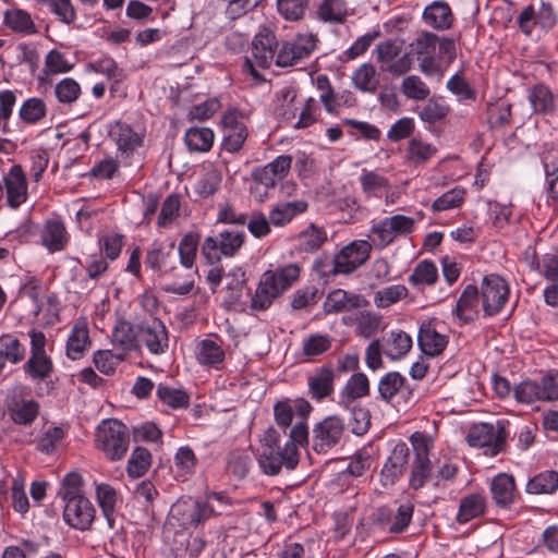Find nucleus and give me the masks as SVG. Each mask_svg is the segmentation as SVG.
Masks as SVG:
<instances>
[{"label": "nucleus", "instance_id": "f257e3e1", "mask_svg": "<svg viewBox=\"0 0 558 558\" xmlns=\"http://www.w3.org/2000/svg\"><path fill=\"white\" fill-rule=\"evenodd\" d=\"M96 446L111 461L121 460L130 446L126 425L116 418L104 420L96 429Z\"/></svg>", "mask_w": 558, "mask_h": 558}, {"label": "nucleus", "instance_id": "f03ea898", "mask_svg": "<svg viewBox=\"0 0 558 558\" xmlns=\"http://www.w3.org/2000/svg\"><path fill=\"white\" fill-rule=\"evenodd\" d=\"M245 242L244 230L226 229L217 235L205 238L201 253L209 265H217L222 257H233Z\"/></svg>", "mask_w": 558, "mask_h": 558}, {"label": "nucleus", "instance_id": "7ed1b4c3", "mask_svg": "<svg viewBox=\"0 0 558 558\" xmlns=\"http://www.w3.org/2000/svg\"><path fill=\"white\" fill-rule=\"evenodd\" d=\"M410 442L413 447L414 460L409 485L417 490L427 483L433 473L429 453L434 448V438L423 432H415L410 436Z\"/></svg>", "mask_w": 558, "mask_h": 558}, {"label": "nucleus", "instance_id": "20e7f679", "mask_svg": "<svg viewBox=\"0 0 558 558\" xmlns=\"http://www.w3.org/2000/svg\"><path fill=\"white\" fill-rule=\"evenodd\" d=\"M506 425L505 421H497L496 425L475 424L469 429L466 441L471 447L484 448L486 454L495 457L505 449L508 438Z\"/></svg>", "mask_w": 558, "mask_h": 558}, {"label": "nucleus", "instance_id": "39448f33", "mask_svg": "<svg viewBox=\"0 0 558 558\" xmlns=\"http://www.w3.org/2000/svg\"><path fill=\"white\" fill-rule=\"evenodd\" d=\"M415 220L411 217L398 214L386 217L373 223L368 239L373 246L383 250L390 245L398 236H405L413 232Z\"/></svg>", "mask_w": 558, "mask_h": 558}, {"label": "nucleus", "instance_id": "423d86ee", "mask_svg": "<svg viewBox=\"0 0 558 558\" xmlns=\"http://www.w3.org/2000/svg\"><path fill=\"white\" fill-rule=\"evenodd\" d=\"M27 395L28 389L23 385H15L5 395L7 413L17 425H31L39 415V403L35 399L27 398Z\"/></svg>", "mask_w": 558, "mask_h": 558}, {"label": "nucleus", "instance_id": "0eeeda50", "mask_svg": "<svg viewBox=\"0 0 558 558\" xmlns=\"http://www.w3.org/2000/svg\"><path fill=\"white\" fill-rule=\"evenodd\" d=\"M317 41L314 34H299L291 40L283 41L277 51L276 65L292 66L308 59L316 49Z\"/></svg>", "mask_w": 558, "mask_h": 558}, {"label": "nucleus", "instance_id": "6e6552de", "mask_svg": "<svg viewBox=\"0 0 558 558\" xmlns=\"http://www.w3.org/2000/svg\"><path fill=\"white\" fill-rule=\"evenodd\" d=\"M345 427L338 415H329L316 423L312 430V449L316 453H327L342 439Z\"/></svg>", "mask_w": 558, "mask_h": 558}, {"label": "nucleus", "instance_id": "1a4fd4ad", "mask_svg": "<svg viewBox=\"0 0 558 558\" xmlns=\"http://www.w3.org/2000/svg\"><path fill=\"white\" fill-rule=\"evenodd\" d=\"M216 514L214 507L202 499L179 500L172 507L173 518L184 529L196 527Z\"/></svg>", "mask_w": 558, "mask_h": 558}, {"label": "nucleus", "instance_id": "9d476101", "mask_svg": "<svg viewBox=\"0 0 558 558\" xmlns=\"http://www.w3.org/2000/svg\"><path fill=\"white\" fill-rule=\"evenodd\" d=\"M257 461L264 474L275 476L282 469L288 471L294 470L300 462V451L291 446L263 449Z\"/></svg>", "mask_w": 558, "mask_h": 558}, {"label": "nucleus", "instance_id": "9b49d317", "mask_svg": "<svg viewBox=\"0 0 558 558\" xmlns=\"http://www.w3.org/2000/svg\"><path fill=\"white\" fill-rule=\"evenodd\" d=\"M138 349L145 347L150 354L162 355L169 349V332L158 318L137 324Z\"/></svg>", "mask_w": 558, "mask_h": 558}, {"label": "nucleus", "instance_id": "f8f14e48", "mask_svg": "<svg viewBox=\"0 0 558 558\" xmlns=\"http://www.w3.org/2000/svg\"><path fill=\"white\" fill-rule=\"evenodd\" d=\"M508 295V283L500 276L490 274L483 278L481 299L486 316L498 314L505 306Z\"/></svg>", "mask_w": 558, "mask_h": 558}, {"label": "nucleus", "instance_id": "ddd939ff", "mask_svg": "<svg viewBox=\"0 0 558 558\" xmlns=\"http://www.w3.org/2000/svg\"><path fill=\"white\" fill-rule=\"evenodd\" d=\"M371 241H353L344 246L333 258V274H351L361 267L371 255Z\"/></svg>", "mask_w": 558, "mask_h": 558}, {"label": "nucleus", "instance_id": "4468645a", "mask_svg": "<svg viewBox=\"0 0 558 558\" xmlns=\"http://www.w3.org/2000/svg\"><path fill=\"white\" fill-rule=\"evenodd\" d=\"M174 247V241L169 243L155 241L146 252L145 265L157 271L160 278H166L175 272L178 265Z\"/></svg>", "mask_w": 558, "mask_h": 558}, {"label": "nucleus", "instance_id": "2eb2a0df", "mask_svg": "<svg viewBox=\"0 0 558 558\" xmlns=\"http://www.w3.org/2000/svg\"><path fill=\"white\" fill-rule=\"evenodd\" d=\"M109 136L117 145V156L124 160H129L144 143L142 133L121 121H117L110 126Z\"/></svg>", "mask_w": 558, "mask_h": 558}, {"label": "nucleus", "instance_id": "dca6fc26", "mask_svg": "<svg viewBox=\"0 0 558 558\" xmlns=\"http://www.w3.org/2000/svg\"><path fill=\"white\" fill-rule=\"evenodd\" d=\"M96 510L87 497L69 500L64 504L63 520L73 529L89 530L95 519Z\"/></svg>", "mask_w": 558, "mask_h": 558}, {"label": "nucleus", "instance_id": "f3484780", "mask_svg": "<svg viewBox=\"0 0 558 558\" xmlns=\"http://www.w3.org/2000/svg\"><path fill=\"white\" fill-rule=\"evenodd\" d=\"M369 304L364 295L348 292L343 289L330 291L323 304L325 314H339L365 307Z\"/></svg>", "mask_w": 558, "mask_h": 558}, {"label": "nucleus", "instance_id": "a211bd4d", "mask_svg": "<svg viewBox=\"0 0 558 558\" xmlns=\"http://www.w3.org/2000/svg\"><path fill=\"white\" fill-rule=\"evenodd\" d=\"M5 201L10 208L16 209L27 199V180L20 165L11 167L3 177Z\"/></svg>", "mask_w": 558, "mask_h": 558}, {"label": "nucleus", "instance_id": "6ab92c4d", "mask_svg": "<svg viewBox=\"0 0 558 558\" xmlns=\"http://www.w3.org/2000/svg\"><path fill=\"white\" fill-rule=\"evenodd\" d=\"M278 40L272 31L264 28L253 39L252 54L256 64L263 69L270 68L277 59Z\"/></svg>", "mask_w": 558, "mask_h": 558}, {"label": "nucleus", "instance_id": "aec40b11", "mask_svg": "<svg viewBox=\"0 0 558 558\" xmlns=\"http://www.w3.org/2000/svg\"><path fill=\"white\" fill-rule=\"evenodd\" d=\"M291 163L292 157L290 155H280L266 166L255 169L252 177L254 181L265 187L274 189L278 181L288 175Z\"/></svg>", "mask_w": 558, "mask_h": 558}, {"label": "nucleus", "instance_id": "412c9836", "mask_svg": "<svg viewBox=\"0 0 558 558\" xmlns=\"http://www.w3.org/2000/svg\"><path fill=\"white\" fill-rule=\"evenodd\" d=\"M409 453L405 442L400 441L393 447L380 472L381 484L385 487L392 486L400 478L408 464Z\"/></svg>", "mask_w": 558, "mask_h": 558}, {"label": "nucleus", "instance_id": "4be33fe9", "mask_svg": "<svg viewBox=\"0 0 558 558\" xmlns=\"http://www.w3.org/2000/svg\"><path fill=\"white\" fill-rule=\"evenodd\" d=\"M417 344L428 356H437L446 349L448 337L439 332L432 320H424L418 328Z\"/></svg>", "mask_w": 558, "mask_h": 558}, {"label": "nucleus", "instance_id": "5701e85b", "mask_svg": "<svg viewBox=\"0 0 558 558\" xmlns=\"http://www.w3.org/2000/svg\"><path fill=\"white\" fill-rule=\"evenodd\" d=\"M335 371L330 365L318 368L307 378L308 395L316 402L329 398L335 391Z\"/></svg>", "mask_w": 558, "mask_h": 558}, {"label": "nucleus", "instance_id": "b1692460", "mask_svg": "<svg viewBox=\"0 0 558 558\" xmlns=\"http://www.w3.org/2000/svg\"><path fill=\"white\" fill-rule=\"evenodd\" d=\"M90 344L92 341L89 338L87 320L86 318L81 317L74 323L68 337L65 354L73 361L80 360L84 356Z\"/></svg>", "mask_w": 558, "mask_h": 558}, {"label": "nucleus", "instance_id": "393cba45", "mask_svg": "<svg viewBox=\"0 0 558 558\" xmlns=\"http://www.w3.org/2000/svg\"><path fill=\"white\" fill-rule=\"evenodd\" d=\"M494 502L501 509H510L515 501L517 486L514 477L507 473L497 474L490 482Z\"/></svg>", "mask_w": 558, "mask_h": 558}, {"label": "nucleus", "instance_id": "a878e982", "mask_svg": "<svg viewBox=\"0 0 558 558\" xmlns=\"http://www.w3.org/2000/svg\"><path fill=\"white\" fill-rule=\"evenodd\" d=\"M527 99L535 114L553 116L558 109L557 96L545 84L530 87Z\"/></svg>", "mask_w": 558, "mask_h": 558}, {"label": "nucleus", "instance_id": "bb28decb", "mask_svg": "<svg viewBox=\"0 0 558 558\" xmlns=\"http://www.w3.org/2000/svg\"><path fill=\"white\" fill-rule=\"evenodd\" d=\"M96 497L101 512L106 519L108 529L118 533V531L122 529V525L118 524V513L116 511V489L109 484H99L96 487Z\"/></svg>", "mask_w": 558, "mask_h": 558}, {"label": "nucleus", "instance_id": "cd10ccee", "mask_svg": "<svg viewBox=\"0 0 558 558\" xmlns=\"http://www.w3.org/2000/svg\"><path fill=\"white\" fill-rule=\"evenodd\" d=\"M422 19L426 25L436 31L449 29L454 21L450 5L441 0L428 4L423 11Z\"/></svg>", "mask_w": 558, "mask_h": 558}, {"label": "nucleus", "instance_id": "c85d7f7f", "mask_svg": "<svg viewBox=\"0 0 558 558\" xmlns=\"http://www.w3.org/2000/svg\"><path fill=\"white\" fill-rule=\"evenodd\" d=\"M40 240L50 253H56L65 248L70 235L62 221L47 220L40 232Z\"/></svg>", "mask_w": 558, "mask_h": 558}, {"label": "nucleus", "instance_id": "c756f323", "mask_svg": "<svg viewBox=\"0 0 558 558\" xmlns=\"http://www.w3.org/2000/svg\"><path fill=\"white\" fill-rule=\"evenodd\" d=\"M384 354L392 361L400 360L412 349V338L403 330H391L380 341Z\"/></svg>", "mask_w": 558, "mask_h": 558}, {"label": "nucleus", "instance_id": "7c9ffc66", "mask_svg": "<svg viewBox=\"0 0 558 558\" xmlns=\"http://www.w3.org/2000/svg\"><path fill=\"white\" fill-rule=\"evenodd\" d=\"M485 511V496L478 493L469 494L461 498L456 519L459 524H465L473 519L484 515Z\"/></svg>", "mask_w": 558, "mask_h": 558}, {"label": "nucleus", "instance_id": "2f4dec72", "mask_svg": "<svg viewBox=\"0 0 558 558\" xmlns=\"http://www.w3.org/2000/svg\"><path fill=\"white\" fill-rule=\"evenodd\" d=\"M4 25L12 32L23 36L35 35L38 33L32 15L27 11L17 8L5 11Z\"/></svg>", "mask_w": 558, "mask_h": 558}, {"label": "nucleus", "instance_id": "473e14b6", "mask_svg": "<svg viewBox=\"0 0 558 558\" xmlns=\"http://www.w3.org/2000/svg\"><path fill=\"white\" fill-rule=\"evenodd\" d=\"M477 305L478 289L474 284H468L457 302L454 314L464 323L472 322L477 317Z\"/></svg>", "mask_w": 558, "mask_h": 558}, {"label": "nucleus", "instance_id": "72a5a7b5", "mask_svg": "<svg viewBox=\"0 0 558 558\" xmlns=\"http://www.w3.org/2000/svg\"><path fill=\"white\" fill-rule=\"evenodd\" d=\"M369 393V381L365 374L354 373L345 383L340 391L339 403L345 407L360 398L366 397Z\"/></svg>", "mask_w": 558, "mask_h": 558}, {"label": "nucleus", "instance_id": "f704fd0d", "mask_svg": "<svg viewBox=\"0 0 558 558\" xmlns=\"http://www.w3.org/2000/svg\"><path fill=\"white\" fill-rule=\"evenodd\" d=\"M161 290L166 293L186 295L194 288V279L191 270L183 274L180 268L175 272L170 274L166 278H161Z\"/></svg>", "mask_w": 558, "mask_h": 558}, {"label": "nucleus", "instance_id": "c9c22d12", "mask_svg": "<svg viewBox=\"0 0 558 558\" xmlns=\"http://www.w3.org/2000/svg\"><path fill=\"white\" fill-rule=\"evenodd\" d=\"M307 206V203L301 199L278 204L270 210L269 221L274 226H284L295 216L305 213Z\"/></svg>", "mask_w": 558, "mask_h": 558}, {"label": "nucleus", "instance_id": "e433bc0d", "mask_svg": "<svg viewBox=\"0 0 558 558\" xmlns=\"http://www.w3.org/2000/svg\"><path fill=\"white\" fill-rule=\"evenodd\" d=\"M23 371L33 381H44L51 377L53 363L49 355H31L24 363Z\"/></svg>", "mask_w": 558, "mask_h": 558}, {"label": "nucleus", "instance_id": "4c0bfd02", "mask_svg": "<svg viewBox=\"0 0 558 558\" xmlns=\"http://www.w3.org/2000/svg\"><path fill=\"white\" fill-rule=\"evenodd\" d=\"M316 14L325 23L341 24L345 21L349 11L345 0H322Z\"/></svg>", "mask_w": 558, "mask_h": 558}, {"label": "nucleus", "instance_id": "58836bf2", "mask_svg": "<svg viewBox=\"0 0 558 558\" xmlns=\"http://www.w3.org/2000/svg\"><path fill=\"white\" fill-rule=\"evenodd\" d=\"M214 132L208 128H190L184 135V142L190 151L206 153L213 147Z\"/></svg>", "mask_w": 558, "mask_h": 558}, {"label": "nucleus", "instance_id": "ea45409f", "mask_svg": "<svg viewBox=\"0 0 558 558\" xmlns=\"http://www.w3.org/2000/svg\"><path fill=\"white\" fill-rule=\"evenodd\" d=\"M112 341L123 350L138 349L137 325L120 319L112 330Z\"/></svg>", "mask_w": 558, "mask_h": 558}, {"label": "nucleus", "instance_id": "a19ab883", "mask_svg": "<svg viewBox=\"0 0 558 558\" xmlns=\"http://www.w3.org/2000/svg\"><path fill=\"white\" fill-rule=\"evenodd\" d=\"M354 87L363 93L374 94L379 86L375 66L371 63L361 64L352 75Z\"/></svg>", "mask_w": 558, "mask_h": 558}, {"label": "nucleus", "instance_id": "79ce46f5", "mask_svg": "<svg viewBox=\"0 0 558 558\" xmlns=\"http://www.w3.org/2000/svg\"><path fill=\"white\" fill-rule=\"evenodd\" d=\"M410 390L405 387V378L398 372H389L385 374L378 383V392L380 398L386 402H391L399 395Z\"/></svg>", "mask_w": 558, "mask_h": 558}, {"label": "nucleus", "instance_id": "37998d69", "mask_svg": "<svg viewBox=\"0 0 558 558\" xmlns=\"http://www.w3.org/2000/svg\"><path fill=\"white\" fill-rule=\"evenodd\" d=\"M225 351L217 342L204 339L197 344V361L205 366H213L217 369L223 363Z\"/></svg>", "mask_w": 558, "mask_h": 558}, {"label": "nucleus", "instance_id": "c03bdc74", "mask_svg": "<svg viewBox=\"0 0 558 558\" xmlns=\"http://www.w3.org/2000/svg\"><path fill=\"white\" fill-rule=\"evenodd\" d=\"M266 278L277 288L280 294L287 291L299 278L300 268L296 264H289L275 271L264 272Z\"/></svg>", "mask_w": 558, "mask_h": 558}, {"label": "nucleus", "instance_id": "a18cd8bd", "mask_svg": "<svg viewBox=\"0 0 558 558\" xmlns=\"http://www.w3.org/2000/svg\"><path fill=\"white\" fill-rule=\"evenodd\" d=\"M280 295L277 288L263 275L255 294L251 299V308L254 311H266L270 307L274 300Z\"/></svg>", "mask_w": 558, "mask_h": 558}, {"label": "nucleus", "instance_id": "49530a36", "mask_svg": "<svg viewBox=\"0 0 558 558\" xmlns=\"http://www.w3.org/2000/svg\"><path fill=\"white\" fill-rule=\"evenodd\" d=\"M199 244V234L196 232L185 233L179 242L178 254L181 266L186 270H192Z\"/></svg>", "mask_w": 558, "mask_h": 558}, {"label": "nucleus", "instance_id": "de8ad7c7", "mask_svg": "<svg viewBox=\"0 0 558 558\" xmlns=\"http://www.w3.org/2000/svg\"><path fill=\"white\" fill-rule=\"evenodd\" d=\"M227 299L226 302L230 306H235L241 303L243 290L246 286L245 271L241 267H236L227 274Z\"/></svg>", "mask_w": 558, "mask_h": 558}, {"label": "nucleus", "instance_id": "09e8293b", "mask_svg": "<svg viewBox=\"0 0 558 558\" xmlns=\"http://www.w3.org/2000/svg\"><path fill=\"white\" fill-rule=\"evenodd\" d=\"M558 488V472L547 470L532 477L526 484L529 494H553Z\"/></svg>", "mask_w": 558, "mask_h": 558}, {"label": "nucleus", "instance_id": "8fccbe9b", "mask_svg": "<svg viewBox=\"0 0 558 558\" xmlns=\"http://www.w3.org/2000/svg\"><path fill=\"white\" fill-rule=\"evenodd\" d=\"M38 3L47 5L49 12L56 19L65 25H72L77 20L76 9L72 0H36Z\"/></svg>", "mask_w": 558, "mask_h": 558}, {"label": "nucleus", "instance_id": "3c124183", "mask_svg": "<svg viewBox=\"0 0 558 558\" xmlns=\"http://www.w3.org/2000/svg\"><path fill=\"white\" fill-rule=\"evenodd\" d=\"M156 396L160 402L172 409H185L190 403V396L181 388L158 385Z\"/></svg>", "mask_w": 558, "mask_h": 558}, {"label": "nucleus", "instance_id": "603ef678", "mask_svg": "<svg viewBox=\"0 0 558 558\" xmlns=\"http://www.w3.org/2000/svg\"><path fill=\"white\" fill-rule=\"evenodd\" d=\"M253 464L251 456L243 449L232 450L227 459V470L238 480L247 476Z\"/></svg>", "mask_w": 558, "mask_h": 558}, {"label": "nucleus", "instance_id": "864d4df0", "mask_svg": "<svg viewBox=\"0 0 558 558\" xmlns=\"http://www.w3.org/2000/svg\"><path fill=\"white\" fill-rule=\"evenodd\" d=\"M360 183L362 186L363 193L367 196L379 197L383 192L389 189V182L387 178L366 169L362 170L360 175Z\"/></svg>", "mask_w": 558, "mask_h": 558}, {"label": "nucleus", "instance_id": "5fc2aeb1", "mask_svg": "<svg viewBox=\"0 0 558 558\" xmlns=\"http://www.w3.org/2000/svg\"><path fill=\"white\" fill-rule=\"evenodd\" d=\"M47 114V107L43 99L32 97L26 99L19 110L21 120L27 124H36Z\"/></svg>", "mask_w": 558, "mask_h": 558}, {"label": "nucleus", "instance_id": "6e6d98bb", "mask_svg": "<svg viewBox=\"0 0 558 558\" xmlns=\"http://www.w3.org/2000/svg\"><path fill=\"white\" fill-rule=\"evenodd\" d=\"M332 339L328 335L315 333L303 340L302 354L313 361L315 357L326 353L331 348Z\"/></svg>", "mask_w": 558, "mask_h": 558}, {"label": "nucleus", "instance_id": "4d7b16f0", "mask_svg": "<svg viewBox=\"0 0 558 558\" xmlns=\"http://www.w3.org/2000/svg\"><path fill=\"white\" fill-rule=\"evenodd\" d=\"M356 335L369 338L381 328V316L369 311H360L355 315Z\"/></svg>", "mask_w": 558, "mask_h": 558}, {"label": "nucleus", "instance_id": "13d9d810", "mask_svg": "<svg viewBox=\"0 0 558 558\" xmlns=\"http://www.w3.org/2000/svg\"><path fill=\"white\" fill-rule=\"evenodd\" d=\"M438 279V270L436 265L427 259L421 260L416 264L413 272L409 277V282L414 286H433Z\"/></svg>", "mask_w": 558, "mask_h": 558}, {"label": "nucleus", "instance_id": "bf43d9fd", "mask_svg": "<svg viewBox=\"0 0 558 558\" xmlns=\"http://www.w3.org/2000/svg\"><path fill=\"white\" fill-rule=\"evenodd\" d=\"M151 465L150 451L144 447H136L128 461V474L137 478L143 476Z\"/></svg>", "mask_w": 558, "mask_h": 558}, {"label": "nucleus", "instance_id": "052dcab7", "mask_svg": "<svg viewBox=\"0 0 558 558\" xmlns=\"http://www.w3.org/2000/svg\"><path fill=\"white\" fill-rule=\"evenodd\" d=\"M401 92L408 99L422 101L428 98L430 89L418 75H408L401 82Z\"/></svg>", "mask_w": 558, "mask_h": 558}, {"label": "nucleus", "instance_id": "680f3d73", "mask_svg": "<svg viewBox=\"0 0 558 558\" xmlns=\"http://www.w3.org/2000/svg\"><path fill=\"white\" fill-rule=\"evenodd\" d=\"M310 0H277V10L287 21L298 22L304 19Z\"/></svg>", "mask_w": 558, "mask_h": 558}, {"label": "nucleus", "instance_id": "e2e57ef3", "mask_svg": "<svg viewBox=\"0 0 558 558\" xmlns=\"http://www.w3.org/2000/svg\"><path fill=\"white\" fill-rule=\"evenodd\" d=\"M326 240V231L314 223H311L308 228L299 235V244L304 252H315L319 250Z\"/></svg>", "mask_w": 558, "mask_h": 558}, {"label": "nucleus", "instance_id": "0e129e2a", "mask_svg": "<svg viewBox=\"0 0 558 558\" xmlns=\"http://www.w3.org/2000/svg\"><path fill=\"white\" fill-rule=\"evenodd\" d=\"M83 478L78 473H68L62 480L58 495L62 498L64 504H68V501L72 499L86 497L83 492Z\"/></svg>", "mask_w": 558, "mask_h": 558}, {"label": "nucleus", "instance_id": "69168bd1", "mask_svg": "<svg viewBox=\"0 0 558 558\" xmlns=\"http://www.w3.org/2000/svg\"><path fill=\"white\" fill-rule=\"evenodd\" d=\"M408 293V288L403 284L389 286L374 294V303L378 308H386L407 298Z\"/></svg>", "mask_w": 558, "mask_h": 558}, {"label": "nucleus", "instance_id": "338daca9", "mask_svg": "<svg viewBox=\"0 0 558 558\" xmlns=\"http://www.w3.org/2000/svg\"><path fill=\"white\" fill-rule=\"evenodd\" d=\"M464 196L465 190L461 186H456L436 198L432 204V210L438 213L458 208L463 204Z\"/></svg>", "mask_w": 558, "mask_h": 558}, {"label": "nucleus", "instance_id": "774afa93", "mask_svg": "<svg viewBox=\"0 0 558 558\" xmlns=\"http://www.w3.org/2000/svg\"><path fill=\"white\" fill-rule=\"evenodd\" d=\"M80 84L72 77H64L54 86V95L59 102L71 105L81 96Z\"/></svg>", "mask_w": 558, "mask_h": 558}]
</instances>
